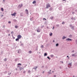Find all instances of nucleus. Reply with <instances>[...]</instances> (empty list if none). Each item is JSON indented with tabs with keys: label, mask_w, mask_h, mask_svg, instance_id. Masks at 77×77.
Wrapping results in <instances>:
<instances>
[{
	"label": "nucleus",
	"mask_w": 77,
	"mask_h": 77,
	"mask_svg": "<svg viewBox=\"0 0 77 77\" xmlns=\"http://www.w3.org/2000/svg\"><path fill=\"white\" fill-rule=\"evenodd\" d=\"M51 7L50 5V4H49V3L47 4L46 5V9H48V8Z\"/></svg>",
	"instance_id": "1"
},
{
	"label": "nucleus",
	"mask_w": 77,
	"mask_h": 77,
	"mask_svg": "<svg viewBox=\"0 0 77 77\" xmlns=\"http://www.w3.org/2000/svg\"><path fill=\"white\" fill-rule=\"evenodd\" d=\"M72 62H71L70 63H69V64H68V66L69 68H70L71 67V66H72Z\"/></svg>",
	"instance_id": "2"
},
{
	"label": "nucleus",
	"mask_w": 77,
	"mask_h": 77,
	"mask_svg": "<svg viewBox=\"0 0 77 77\" xmlns=\"http://www.w3.org/2000/svg\"><path fill=\"white\" fill-rule=\"evenodd\" d=\"M70 27H71V29H72V30H74V26L72 25V24H70L69 25Z\"/></svg>",
	"instance_id": "3"
},
{
	"label": "nucleus",
	"mask_w": 77,
	"mask_h": 77,
	"mask_svg": "<svg viewBox=\"0 0 77 77\" xmlns=\"http://www.w3.org/2000/svg\"><path fill=\"white\" fill-rule=\"evenodd\" d=\"M21 35H17V38L19 39H21Z\"/></svg>",
	"instance_id": "4"
},
{
	"label": "nucleus",
	"mask_w": 77,
	"mask_h": 77,
	"mask_svg": "<svg viewBox=\"0 0 77 77\" xmlns=\"http://www.w3.org/2000/svg\"><path fill=\"white\" fill-rule=\"evenodd\" d=\"M66 41H72V39L69 38H68L66 39Z\"/></svg>",
	"instance_id": "5"
},
{
	"label": "nucleus",
	"mask_w": 77,
	"mask_h": 77,
	"mask_svg": "<svg viewBox=\"0 0 77 77\" xmlns=\"http://www.w3.org/2000/svg\"><path fill=\"white\" fill-rule=\"evenodd\" d=\"M16 14H17V13L15 12L13 14H11V15H12V16H15V15H16Z\"/></svg>",
	"instance_id": "6"
},
{
	"label": "nucleus",
	"mask_w": 77,
	"mask_h": 77,
	"mask_svg": "<svg viewBox=\"0 0 77 77\" xmlns=\"http://www.w3.org/2000/svg\"><path fill=\"white\" fill-rule=\"evenodd\" d=\"M18 53H21V50L20 49L18 50Z\"/></svg>",
	"instance_id": "7"
},
{
	"label": "nucleus",
	"mask_w": 77,
	"mask_h": 77,
	"mask_svg": "<svg viewBox=\"0 0 77 77\" xmlns=\"http://www.w3.org/2000/svg\"><path fill=\"white\" fill-rule=\"evenodd\" d=\"M26 12L27 14H29V11L27 9L26 10Z\"/></svg>",
	"instance_id": "8"
},
{
	"label": "nucleus",
	"mask_w": 77,
	"mask_h": 77,
	"mask_svg": "<svg viewBox=\"0 0 77 77\" xmlns=\"http://www.w3.org/2000/svg\"><path fill=\"white\" fill-rule=\"evenodd\" d=\"M38 68V66H35V67H34L33 69H35V71H36V68Z\"/></svg>",
	"instance_id": "9"
},
{
	"label": "nucleus",
	"mask_w": 77,
	"mask_h": 77,
	"mask_svg": "<svg viewBox=\"0 0 77 77\" xmlns=\"http://www.w3.org/2000/svg\"><path fill=\"white\" fill-rule=\"evenodd\" d=\"M22 6H23V4H21V5H19V8H21V7H22Z\"/></svg>",
	"instance_id": "10"
},
{
	"label": "nucleus",
	"mask_w": 77,
	"mask_h": 77,
	"mask_svg": "<svg viewBox=\"0 0 77 77\" xmlns=\"http://www.w3.org/2000/svg\"><path fill=\"white\" fill-rule=\"evenodd\" d=\"M13 20L14 21V22H15V23H16L17 22H18V21H17V20L15 19H14Z\"/></svg>",
	"instance_id": "11"
},
{
	"label": "nucleus",
	"mask_w": 77,
	"mask_h": 77,
	"mask_svg": "<svg viewBox=\"0 0 77 77\" xmlns=\"http://www.w3.org/2000/svg\"><path fill=\"white\" fill-rule=\"evenodd\" d=\"M72 56H74V57L76 56H75V54H72Z\"/></svg>",
	"instance_id": "12"
},
{
	"label": "nucleus",
	"mask_w": 77,
	"mask_h": 77,
	"mask_svg": "<svg viewBox=\"0 0 77 77\" xmlns=\"http://www.w3.org/2000/svg\"><path fill=\"white\" fill-rule=\"evenodd\" d=\"M62 9V7H60L59 8V10H60V11H61Z\"/></svg>",
	"instance_id": "13"
},
{
	"label": "nucleus",
	"mask_w": 77,
	"mask_h": 77,
	"mask_svg": "<svg viewBox=\"0 0 77 77\" xmlns=\"http://www.w3.org/2000/svg\"><path fill=\"white\" fill-rule=\"evenodd\" d=\"M37 32H40V30L39 29V28H38V29L37 30Z\"/></svg>",
	"instance_id": "14"
},
{
	"label": "nucleus",
	"mask_w": 77,
	"mask_h": 77,
	"mask_svg": "<svg viewBox=\"0 0 77 77\" xmlns=\"http://www.w3.org/2000/svg\"><path fill=\"white\" fill-rule=\"evenodd\" d=\"M36 3V2L35 1H34L33 2H32L33 4H35Z\"/></svg>",
	"instance_id": "15"
},
{
	"label": "nucleus",
	"mask_w": 77,
	"mask_h": 77,
	"mask_svg": "<svg viewBox=\"0 0 77 77\" xmlns=\"http://www.w3.org/2000/svg\"><path fill=\"white\" fill-rule=\"evenodd\" d=\"M65 38H66V37H65V36H63V37L62 39H65Z\"/></svg>",
	"instance_id": "16"
},
{
	"label": "nucleus",
	"mask_w": 77,
	"mask_h": 77,
	"mask_svg": "<svg viewBox=\"0 0 77 77\" xmlns=\"http://www.w3.org/2000/svg\"><path fill=\"white\" fill-rule=\"evenodd\" d=\"M47 56V54L46 53H45L44 54V56Z\"/></svg>",
	"instance_id": "17"
},
{
	"label": "nucleus",
	"mask_w": 77,
	"mask_h": 77,
	"mask_svg": "<svg viewBox=\"0 0 77 77\" xmlns=\"http://www.w3.org/2000/svg\"><path fill=\"white\" fill-rule=\"evenodd\" d=\"M50 56L51 57H54V55L51 54L50 55Z\"/></svg>",
	"instance_id": "18"
},
{
	"label": "nucleus",
	"mask_w": 77,
	"mask_h": 77,
	"mask_svg": "<svg viewBox=\"0 0 77 77\" xmlns=\"http://www.w3.org/2000/svg\"><path fill=\"white\" fill-rule=\"evenodd\" d=\"M56 47H58L59 46V44L58 43H57L56 45Z\"/></svg>",
	"instance_id": "19"
},
{
	"label": "nucleus",
	"mask_w": 77,
	"mask_h": 77,
	"mask_svg": "<svg viewBox=\"0 0 77 77\" xmlns=\"http://www.w3.org/2000/svg\"><path fill=\"white\" fill-rule=\"evenodd\" d=\"M19 41V38H18L16 39V41Z\"/></svg>",
	"instance_id": "20"
},
{
	"label": "nucleus",
	"mask_w": 77,
	"mask_h": 77,
	"mask_svg": "<svg viewBox=\"0 0 77 77\" xmlns=\"http://www.w3.org/2000/svg\"><path fill=\"white\" fill-rule=\"evenodd\" d=\"M1 9L2 11V12L4 11V9H3V8H1Z\"/></svg>",
	"instance_id": "21"
},
{
	"label": "nucleus",
	"mask_w": 77,
	"mask_h": 77,
	"mask_svg": "<svg viewBox=\"0 0 77 77\" xmlns=\"http://www.w3.org/2000/svg\"><path fill=\"white\" fill-rule=\"evenodd\" d=\"M52 9H53V8H51L49 9V10L50 11H52Z\"/></svg>",
	"instance_id": "22"
},
{
	"label": "nucleus",
	"mask_w": 77,
	"mask_h": 77,
	"mask_svg": "<svg viewBox=\"0 0 77 77\" xmlns=\"http://www.w3.org/2000/svg\"><path fill=\"white\" fill-rule=\"evenodd\" d=\"M7 72H8L7 71H5L4 72V74H7Z\"/></svg>",
	"instance_id": "23"
},
{
	"label": "nucleus",
	"mask_w": 77,
	"mask_h": 77,
	"mask_svg": "<svg viewBox=\"0 0 77 77\" xmlns=\"http://www.w3.org/2000/svg\"><path fill=\"white\" fill-rule=\"evenodd\" d=\"M72 35H70L69 36V38H71V37H72Z\"/></svg>",
	"instance_id": "24"
},
{
	"label": "nucleus",
	"mask_w": 77,
	"mask_h": 77,
	"mask_svg": "<svg viewBox=\"0 0 77 77\" xmlns=\"http://www.w3.org/2000/svg\"><path fill=\"white\" fill-rule=\"evenodd\" d=\"M29 53H30V54H31V53H32V51H29Z\"/></svg>",
	"instance_id": "25"
},
{
	"label": "nucleus",
	"mask_w": 77,
	"mask_h": 77,
	"mask_svg": "<svg viewBox=\"0 0 77 77\" xmlns=\"http://www.w3.org/2000/svg\"><path fill=\"white\" fill-rule=\"evenodd\" d=\"M50 19H51V20H53V17H51Z\"/></svg>",
	"instance_id": "26"
},
{
	"label": "nucleus",
	"mask_w": 77,
	"mask_h": 77,
	"mask_svg": "<svg viewBox=\"0 0 77 77\" xmlns=\"http://www.w3.org/2000/svg\"><path fill=\"white\" fill-rule=\"evenodd\" d=\"M52 35H53V33H51L50 34V36H52Z\"/></svg>",
	"instance_id": "27"
},
{
	"label": "nucleus",
	"mask_w": 77,
	"mask_h": 77,
	"mask_svg": "<svg viewBox=\"0 0 77 77\" xmlns=\"http://www.w3.org/2000/svg\"><path fill=\"white\" fill-rule=\"evenodd\" d=\"M15 27L16 28V29H17V28H18V26H15Z\"/></svg>",
	"instance_id": "28"
},
{
	"label": "nucleus",
	"mask_w": 77,
	"mask_h": 77,
	"mask_svg": "<svg viewBox=\"0 0 77 77\" xmlns=\"http://www.w3.org/2000/svg\"><path fill=\"white\" fill-rule=\"evenodd\" d=\"M4 61H5V62H6V60H7V59L5 58L4 59Z\"/></svg>",
	"instance_id": "29"
},
{
	"label": "nucleus",
	"mask_w": 77,
	"mask_h": 77,
	"mask_svg": "<svg viewBox=\"0 0 77 77\" xmlns=\"http://www.w3.org/2000/svg\"><path fill=\"white\" fill-rule=\"evenodd\" d=\"M28 73H30V72H31V71H30V70H29L28 71Z\"/></svg>",
	"instance_id": "30"
},
{
	"label": "nucleus",
	"mask_w": 77,
	"mask_h": 77,
	"mask_svg": "<svg viewBox=\"0 0 77 77\" xmlns=\"http://www.w3.org/2000/svg\"><path fill=\"white\" fill-rule=\"evenodd\" d=\"M41 48H44V46L43 45H42L41 46Z\"/></svg>",
	"instance_id": "31"
},
{
	"label": "nucleus",
	"mask_w": 77,
	"mask_h": 77,
	"mask_svg": "<svg viewBox=\"0 0 77 77\" xmlns=\"http://www.w3.org/2000/svg\"><path fill=\"white\" fill-rule=\"evenodd\" d=\"M47 58H48V59L49 60H50V57H49L48 56L47 57Z\"/></svg>",
	"instance_id": "32"
},
{
	"label": "nucleus",
	"mask_w": 77,
	"mask_h": 77,
	"mask_svg": "<svg viewBox=\"0 0 77 77\" xmlns=\"http://www.w3.org/2000/svg\"><path fill=\"white\" fill-rule=\"evenodd\" d=\"M17 65H21V64L20 63H18Z\"/></svg>",
	"instance_id": "33"
},
{
	"label": "nucleus",
	"mask_w": 77,
	"mask_h": 77,
	"mask_svg": "<svg viewBox=\"0 0 77 77\" xmlns=\"http://www.w3.org/2000/svg\"><path fill=\"white\" fill-rule=\"evenodd\" d=\"M48 74H51V73H50V72H48Z\"/></svg>",
	"instance_id": "34"
},
{
	"label": "nucleus",
	"mask_w": 77,
	"mask_h": 77,
	"mask_svg": "<svg viewBox=\"0 0 77 77\" xmlns=\"http://www.w3.org/2000/svg\"><path fill=\"white\" fill-rule=\"evenodd\" d=\"M74 51H75L74 50H72V51L71 52L72 53H74Z\"/></svg>",
	"instance_id": "35"
},
{
	"label": "nucleus",
	"mask_w": 77,
	"mask_h": 77,
	"mask_svg": "<svg viewBox=\"0 0 77 77\" xmlns=\"http://www.w3.org/2000/svg\"><path fill=\"white\" fill-rule=\"evenodd\" d=\"M71 19H72V20H74V19H75V18H74V17H72L71 18Z\"/></svg>",
	"instance_id": "36"
},
{
	"label": "nucleus",
	"mask_w": 77,
	"mask_h": 77,
	"mask_svg": "<svg viewBox=\"0 0 77 77\" xmlns=\"http://www.w3.org/2000/svg\"><path fill=\"white\" fill-rule=\"evenodd\" d=\"M11 34H12V35H14V32H11Z\"/></svg>",
	"instance_id": "37"
},
{
	"label": "nucleus",
	"mask_w": 77,
	"mask_h": 77,
	"mask_svg": "<svg viewBox=\"0 0 77 77\" xmlns=\"http://www.w3.org/2000/svg\"><path fill=\"white\" fill-rule=\"evenodd\" d=\"M12 36L13 37V39H15V37H14V35H12Z\"/></svg>",
	"instance_id": "38"
},
{
	"label": "nucleus",
	"mask_w": 77,
	"mask_h": 77,
	"mask_svg": "<svg viewBox=\"0 0 77 77\" xmlns=\"http://www.w3.org/2000/svg\"><path fill=\"white\" fill-rule=\"evenodd\" d=\"M56 26L57 27H59V24H57L56 25Z\"/></svg>",
	"instance_id": "39"
},
{
	"label": "nucleus",
	"mask_w": 77,
	"mask_h": 77,
	"mask_svg": "<svg viewBox=\"0 0 77 77\" xmlns=\"http://www.w3.org/2000/svg\"><path fill=\"white\" fill-rule=\"evenodd\" d=\"M20 70L21 71V70H22V68L21 67H20Z\"/></svg>",
	"instance_id": "40"
},
{
	"label": "nucleus",
	"mask_w": 77,
	"mask_h": 77,
	"mask_svg": "<svg viewBox=\"0 0 77 77\" xmlns=\"http://www.w3.org/2000/svg\"><path fill=\"white\" fill-rule=\"evenodd\" d=\"M62 24H65V22L64 21H63L62 23Z\"/></svg>",
	"instance_id": "41"
},
{
	"label": "nucleus",
	"mask_w": 77,
	"mask_h": 77,
	"mask_svg": "<svg viewBox=\"0 0 77 77\" xmlns=\"http://www.w3.org/2000/svg\"><path fill=\"white\" fill-rule=\"evenodd\" d=\"M13 46L14 47H15V44H13Z\"/></svg>",
	"instance_id": "42"
},
{
	"label": "nucleus",
	"mask_w": 77,
	"mask_h": 77,
	"mask_svg": "<svg viewBox=\"0 0 77 77\" xmlns=\"http://www.w3.org/2000/svg\"><path fill=\"white\" fill-rule=\"evenodd\" d=\"M8 23L9 24H11V22L9 21H8Z\"/></svg>",
	"instance_id": "43"
},
{
	"label": "nucleus",
	"mask_w": 77,
	"mask_h": 77,
	"mask_svg": "<svg viewBox=\"0 0 77 77\" xmlns=\"http://www.w3.org/2000/svg\"><path fill=\"white\" fill-rule=\"evenodd\" d=\"M44 66H42V68H44Z\"/></svg>",
	"instance_id": "44"
},
{
	"label": "nucleus",
	"mask_w": 77,
	"mask_h": 77,
	"mask_svg": "<svg viewBox=\"0 0 77 77\" xmlns=\"http://www.w3.org/2000/svg\"><path fill=\"white\" fill-rule=\"evenodd\" d=\"M15 62H16V61H17V59H15Z\"/></svg>",
	"instance_id": "45"
},
{
	"label": "nucleus",
	"mask_w": 77,
	"mask_h": 77,
	"mask_svg": "<svg viewBox=\"0 0 77 77\" xmlns=\"http://www.w3.org/2000/svg\"><path fill=\"white\" fill-rule=\"evenodd\" d=\"M3 28H5V26L3 25Z\"/></svg>",
	"instance_id": "46"
},
{
	"label": "nucleus",
	"mask_w": 77,
	"mask_h": 77,
	"mask_svg": "<svg viewBox=\"0 0 77 77\" xmlns=\"http://www.w3.org/2000/svg\"><path fill=\"white\" fill-rule=\"evenodd\" d=\"M7 32H9V30H7Z\"/></svg>",
	"instance_id": "47"
},
{
	"label": "nucleus",
	"mask_w": 77,
	"mask_h": 77,
	"mask_svg": "<svg viewBox=\"0 0 77 77\" xmlns=\"http://www.w3.org/2000/svg\"><path fill=\"white\" fill-rule=\"evenodd\" d=\"M75 43H76V44H77V40H76V41H75Z\"/></svg>",
	"instance_id": "48"
},
{
	"label": "nucleus",
	"mask_w": 77,
	"mask_h": 77,
	"mask_svg": "<svg viewBox=\"0 0 77 77\" xmlns=\"http://www.w3.org/2000/svg\"><path fill=\"white\" fill-rule=\"evenodd\" d=\"M26 73V71H24L23 72V73Z\"/></svg>",
	"instance_id": "49"
},
{
	"label": "nucleus",
	"mask_w": 77,
	"mask_h": 77,
	"mask_svg": "<svg viewBox=\"0 0 77 77\" xmlns=\"http://www.w3.org/2000/svg\"><path fill=\"white\" fill-rule=\"evenodd\" d=\"M54 77H56V75H54Z\"/></svg>",
	"instance_id": "50"
},
{
	"label": "nucleus",
	"mask_w": 77,
	"mask_h": 77,
	"mask_svg": "<svg viewBox=\"0 0 77 77\" xmlns=\"http://www.w3.org/2000/svg\"><path fill=\"white\" fill-rule=\"evenodd\" d=\"M38 77V75H36L35 76V77Z\"/></svg>",
	"instance_id": "51"
},
{
	"label": "nucleus",
	"mask_w": 77,
	"mask_h": 77,
	"mask_svg": "<svg viewBox=\"0 0 77 77\" xmlns=\"http://www.w3.org/2000/svg\"><path fill=\"white\" fill-rule=\"evenodd\" d=\"M74 13H74V12H72V14H74Z\"/></svg>",
	"instance_id": "52"
},
{
	"label": "nucleus",
	"mask_w": 77,
	"mask_h": 77,
	"mask_svg": "<svg viewBox=\"0 0 77 77\" xmlns=\"http://www.w3.org/2000/svg\"><path fill=\"white\" fill-rule=\"evenodd\" d=\"M43 27H44V26H42V28H43Z\"/></svg>",
	"instance_id": "53"
},
{
	"label": "nucleus",
	"mask_w": 77,
	"mask_h": 77,
	"mask_svg": "<svg viewBox=\"0 0 77 77\" xmlns=\"http://www.w3.org/2000/svg\"><path fill=\"white\" fill-rule=\"evenodd\" d=\"M43 20H46V19H45V18H44Z\"/></svg>",
	"instance_id": "54"
},
{
	"label": "nucleus",
	"mask_w": 77,
	"mask_h": 77,
	"mask_svg": "<svg viewBox=\"0 0 77 77\" xmlns=\"http://www.w3.org/2000/svg\"><path fill=\"white\" fill-rule=\"evenodd\" d=\"M47 29H49V28H48V26H47Z\"/></svg>",
	"instance_id": "55"
},
{
	"label": "nucleus",
	"mask_w": 77,
	"mask_h": 77,
	"mask_svg": "<svg viewBox=\"0 0 77 77\" xmlns=\"http://www.w3.org/2000/svg\"><path fill=\"white\" fill-rule=\"evenodd\" d=\"M55 42V41L54 40H53V42Z\"/></svg>",
	"instance_id": "56"
},
{
	"label": "nucleus",
	"mask_w": 77,
	"mask_h": 77,
	"mask_svg": "<svg viewBox=\"0 0 77 77\" xmlns=\"http://www.w3.org/2000/svg\"><path fill=\"white\" fill-rule=\"evenodd\" d=\"M54 26H53V28H52V29H53V30L54 29Z\"/></svg>",
	"instance_id": "57"
},
{
	"label": "nucleus",
	"mask_w": 77,
	"mask_h": 77,
	"mask_svg": "<svg viewBox=\"0 0 77 77\" xmlns=\"http://www.w3.org/2000/svg\"><path fill=\"white\" fill-rule=\"evenodd\" d=\"M30 20H31V21H32V18L30 19Z\"/></svg>",
	"instance_id": "58"
},
{
	"label": "nucleus",
	"mask_w": 77,
	"mask_h": 77,
	"mask_svg": "<svg viewBox=\"0 0 77 77\" xmlns=\"http://www.w3.org/2000/svg\"><path fill=\"white\" fill-rule=\"evenodd\" d=\"M8 75H10V73H8Z\"/></svg>",
	"instance_id": "59"
},
{
	"label": "nucleus",
	"mask_w": 77,
	"mask_h": 77,
	"mask_svg": "<svg viewBox=\"0 0 77 77\" xmlns=\"http://www.w3.org/2000/svg\"><path fill=\"white\" fill-rule=\"evenodd\" d=\"M46 42H48V41L47 40H46Z\"/></svg>",
	"instance_id": "60"
},
{
	"label": "nucleus",
	"mask_w": 77,
	"mask_h": 77,
	"mask_svg": "<svg viewBox=\"0 0 77 77\" xmlns=\"http://www.w3.org/2000/svg\"><path fill=\"white\" fill-rule=\"evenodd\" d=\"M5 0H3V2H5Z\"/></svg>",
	"instance_id": "61"
},
{
	"label": "nucleus",
	"mask_w": 77,
	"mask_h": 77,
	"mask_svg": "<svg viewBox=\"0 0 77 77\" xmlns=\"http://www.w3.org/2000/svg\"><path fill=\"white\" fill-rule=\"evenodd\" d=\"M67 57H69V56L68 55V56H67Z\"/></svg>",
	"instance_id": "62"
},
{
	"label": "nucleus",
	"mask_w": 77,
	"mask_h": 77,
	"mask_svg": "<svg viewBox=\"0 0 77 77\" xmlns=\"http://www.w3.org/2000/svg\"><path fill=\"white\" fill-rule=\"evenodd\" d=\"M8 35V36H10V34H9Z\"/></svg>",
	"instance_id": "63"
},
{
	"label": "nucleus",
	"mask_w": 77,
	"mask_h": 77,
	"mask_svg": "<svg viewBox=\"0 0 77 77\" xmlns=\"http://www.w3.org/2000/svg\"><path fill=\"white\" fill-rule=\"evenodd\" d=\"M7 77H10V76H7Z\"/></svg>",
	"instance_id": "64"
}]
</instances>
